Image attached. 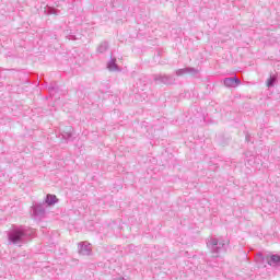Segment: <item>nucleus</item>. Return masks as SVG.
<instances>
[{"label":"nucleus","mask_w":280,"mask_h":280,"mask_svg":"<svg viewBox=\"0 0 280 280\" xmlns=\"http://www.w3.org/2000/svg\"><path fill=\"white\" fill-rule=\"evenodd\" d=\"M21 237H23V232L21 231H15L12 234H10L9 240L13 243V244H18V242H21Z\"/></svg>","instance_id":"f257e3e1"},{"label":"nucleus","mask_w":280,"mask_h":280,"mask_svg":"<svg viewBox=\"0 0 280 280\" xmlns=\"http://www.w3.org/2000/svg\"><path fill=\"white\" fill-rule=\"evenodd\" d=\"M213 246H218V242H214V243H213Z\"/></svg>","instance_id":"423d86ee"},{"label":"nucleus","mask_w":280,"mask_h":280,"mask_svg":"<svg viewBox=\"0 0 280 280\" xmlns=\"http://www.w3.org/2000/svg\"><path fill=\"white\" fill-rule=\"evenodd\" d=\"M45 202L51 207V205H56V202H58V197H56V195H47Z\"/></svg>","instance_id":"7ed1b4c3"},{"label":"nucleus","mask_w":280,"mask_h":280,"mask_svg":"<svg viewBox=\"0 0 280 280\" xmlns=\"http://www.w3.org/2000/svg\"><path fill=\"white\" fill-rule=\"evenodd\" d=\"M225 86H233L234 84H240V80L236 78H228L224 80Z\"/></svg>","instance_id":"20e7f679"},{"label":"nucleus","mask_w":280,"mask_h":280,"mask_svg":"<svg viewBox=\"0 0 280 280\" xmlns=\"http://www.w3.org/2000/svg\"><path fill=\"white\" fill-rule=\"evenodd\" d=\"M267 264L269 266H277V264H280V256L279 255H270L267 257Z\"/></svg>","instance_id":"f03ea898"},{"label":"nucleus","mask_w":280,"mask_h":280,"mask_svg":"<svg viewBox=\"0 0 280 280\" xmlns=\"http://www.w3.org/2000/svg\"><path fill=\"white\" fill-rule=\"evenodd\" d=\"M275 82H277V77H269L266 81V86L270 89V86H275Z\"/></svg>","instance_id":"39448f33"}]
</instances>
